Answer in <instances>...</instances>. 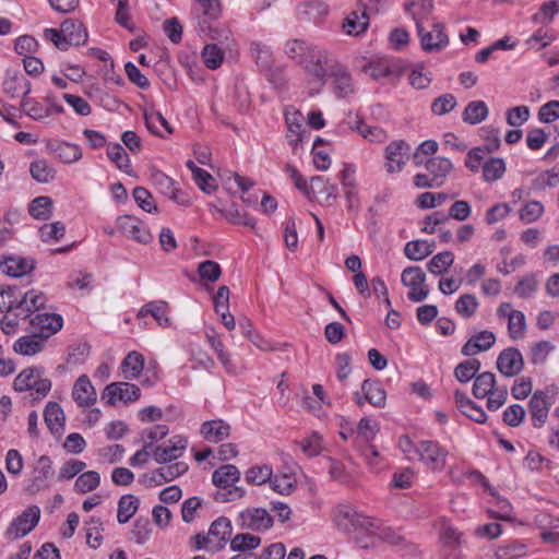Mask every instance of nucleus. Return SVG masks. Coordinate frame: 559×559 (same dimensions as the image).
I'll list each match as a JSON object with an SVG mask.
<instances>
[{
	"label": "nucleus",
	"instance_id": "nucleus-1",
	"mask_svg": "<svg viewBox=\"0 0 559 559\" xmlns=\"http://www.w3.org/2000/svg\"><path fill=\"white\" fill-rule=\"evenodd\" d=\"M332 520L338 530L355 533V542L361 548H369L374 544L379 530L376 519L358 513L349 504H338L332 512Z\"/></svg>",
	"mask_w": 559,
	"mask_h": 559
},
{
	"label": "nucleus",
	"instance_id": "nucleus-2",
	"mask_svg": "<svg viewBox=\"0 0 559 559\" xmlns=\"http://www.w3.org/2000/svg\"><path fill=\"white\" fill-rule=\"evenodd\" d=\"M13 385L17 392H28L25 399L33 402L43 400L51 390V381L44 377L43 369L36 367L22 370Z\"/></svg>",
	"mask_w": 559,
	"mask_h": 559
},
{
	"label": "nucleus",
	"instance_id": "nucleus-3",
	"mask_svg": "<svg viewBox=\"0 0 559 559\" xmlns=\"http://www.w3.org/2000/svg\"><path fill=\"white\" fill-rule=\"evenodd\" d=\"M240 478L239 469L231 464H226L214 471L212 475L213 484L221 490L216 492L215 500L218 502H228L241 499L245 496V489L234 486Z\"/></svg>",
	"mask_w": 559,
	"mask_h": 559
},
{
	"label": "nucleus",
	"instance_id": "nucleus-4",
	"mask_svg": "<svg viewBox=\"0 0 559 559\" xmlns=\"http://www.w3.org/2000/svg\"><path fill=\"white\" fill-rule=\"evenodd\" d=\"M45 37L52 41L58 49L68 50L70 46L85 44L87 33L81 23L67 19L61 23L60 29L47 28Z\"/></svg>",
	"mask_w": 559,
	"mask_h": 559
},
{
	"label": "nucleus",
	"instance_id": "nucleus-5",
	"mask_svg": "<svg viewBox=\"0 0 559 559\" xmlns=\"http://www.w3.org/2000/svg\"><path fill=\"white\" fill-rule=\"evenodd\" d=\"M338 62L324 49L314 46L302 63L307 74L322 86Z\"/></svg>",
	"mask_w": 559,
	"mask_h": 559
},
{
	"label": "nucleus",
	"instance_id": "nucleus-6",
	"mask_svg": "<svg viewBox=\"0 0 559 559\" xmlns=\"http://www.w3.org/2000/svg\"><path fill=\"white\" fill-rule=\"evenodd\" d=\"M415 3L412 2L406 7V11L413 15L416 22V28L418 36L420 37V44L423 50L426 52H439L449 45V37L444 33V25L442 23H435L430 31H426L420 20L413 12Z\"/></svg>",
	"mask_w": 559,
	"mask_h": 559
},
{
	"label": "nucleus",
	"instance_id": "nucleus-7",
	"mask_svg": "<svg viewBox=\"0 0 559 559\" xmlns=\"http://www.w3.org/2000/svg\"><path fill=\"white\" fill-rule=\"evenodd\" d=\"M39 519L40 509L37 506H29L22 514L13 519L5 531V537L10 540L24 537L35 528Z\"/></svg>",
	"mask_w": 559,
	"mask_h": 559
},
{
	"label": "nucleus",
	"instance_id": "nucleus-8",
	"mask_svg": "<svg viewBox=\"0 0 559 559\" xmlns=\"http://www.w3.org/2000/svg\"><path fill=\"white\" fill-rule=\"evenodd\" d=\"M415 454L430 469H442L448 455L447 450L431 440L419 441L415 448Z\"/></svg>",
	"mask_w": 559,
	"mask_h": 559
},
{
	"label": "nucleus",
	"instance_id": "nucleus-9",
	"mask_svg": "<svg viewBox=\"0 0 559 559\" xmlns=\"http://www.w3.org/2000/svg\"><path fill=\"white\" fill-rule=\"evenodd\" d=\"M237 524L242 530L267 531L273 526V518L263 508H247L238 514Z\"/></svg>",
	"mask_w": 559,
	"mask_h": 559
},
{
	"label": "nucleus",
	"instance_id": "nucleus-10",
	"mask_svg": "<svg viewBox=\"0 0 559 559\" xmlns=\"http://www.w3.org/2000/svg\"><path fill=\"white\" fill-rule=\"evenodd\" d=\"M412 147L403 140L391 142L384 152L385 163L384 167L389 174L402 171L407 160L409 159Z\"/></svg>",
	"mask_w": 559,
	"mask_h": 559
},
{
	"label": "nucleus",
	"instance_id": "nucleus-11",
	"mask_svg": "<svg viewBox=\"0 0 559 559\" xmlns=\"http://www.w3.org/2000/svg\"><path fill=\"white\" fill-rule=\"evenodd\" d=\"M46 301V296L39 290L29 289L24 293L21 290V297L14 304L13 313L21 319L32 318L35 312L45 307Z\"/></svg>",
	"mask_w": 559,
	"mask_h": 559
},
{
	"label": "nucleus",
	"instance_id": "nucleus-12",
	"mask_svg": "<svg viewBox=\"0 0 559 559\" xmlns=\"http://www.w3.org/2000/svg\"><path fill=\"white\" fill-rule=\"evenodd\" d=\"M141 395L140 388L129 382H112L103 391L102 399L109 405H115L117 401L124 403L134 402Z\"/></svg>",
	"mask_w": 559,
	"mask_h": 559
},
{
	"label": "nucleus",
	"instance_id": "nucleus-13",
	"mask_svg": "<svg viewBox=\"0 0 559 559\" xmlns=\"http://www.w3.org/2000/svg\"><path fill=\"white\" fill-rule=\"evenodd\" d=\"M187 445V438L174 436L168 441L155 447L154 461L158 464L170 463L182 456Z\"/></svg>",
	"mask_w": 559,
	"mask_h": 559
},
{
	"label": "nucleus",
	"instance_id": "nucleus-14",
	"mask_svg": "<svg viewBox=\"0 0 559 559\" xmlns=\"http://www.w3.org/2000/svg\"><path fill=\"white\" fill-rule=\"evenodd\" d=\"M29 324L33 333L40 335L44 340H48L62 329L63 320L60 314L37 312L31 318Z\"/></svg>",
	"mask_w": 559,
	"mask_h": 559
},
{
	"label": "nucleus",
	"instance_id": "nucleus-15",
	"mask_svg": "<svg viewBox=\"0 0 559 559\" xmlns=\"http://www.w3.org/2000/svg\"><path fill=\"white\" fill-rule=\"evenodd\" d=\"M33 479L27 486L26 491L31 495L38 492L41 488L47 487V481L55 475L52 461L48 455L39 456L33 466Z\"/></svg>",
	"mask_w": 559,
	"mask_h": 559
},
{
	"label": "nucleus",
	"instance_id": "nucleus-16",
	"mask_svg": "<svg viewBox=\"0 0 559 559\" xmlns=\"http://www.w3.org/2000/svg\"><path fill=\"white\" fill-rule=\"evenodd\" d=\"M551 397L544 391H536L528 403V412L535 428H542L548 418Z\"/></svg>",
	"mask_w": 559,
	"mask_h": 559
},
{
	"label": "nucleus",
	"instance_id": "nucleus-17",
	"mask_svg": "<svg viewBox=\"0 0 559 559\" xmlns=\"http://www.w3.org/2000/svg\"><path fill=\"white\" fill-rule=\"evenodd\" d=\"M524 367V360L518 348L509 347L503 349L497 358V369L506 377L519 374Z\"/></svg>",
	"mask_w": 559,
	"mask_h": 559
},
{
	"label": "nucleus",
	"instance_id": "nucleus-18",
	"mask_svg": "<svg viewBox=\"0 0 559 559\" xmlns=\"http://www.w3.org/2000/svg\"><path fill=\"white\" fill-rule=\"evenodd\" d=\"M118 227L122 234L140 243H148L153 239L150 230L142 222L133 216L124 215L118 218Z\"/></svg>",
	"mask_w": 559,
	"mask_h": 559
},
{
	"label": "nucleus",
	"instance_id": "nucleus-19",
	"mask_svg": "<svg viewBox=\"0 0 559 559\" xmlns=\"http://www.w3.org/2000/svg\"><path fill=\"white\" fill-rule=\"evenodd\" d=\"M192 12L197 20L195 28L202 27L203 21L206 25L218 20L222 4L219 0H195Z\"/></svg>",
	"mask_w": 559,
	"mask_h": 559
},
{
	"label": "nucleus",
	"instance_id": "nucleus-20",
	"mask_svg": "<svg viewBox=\"0 0 559 559\" xmlns=\"http://www.w3.org/2000/svg\"><path fill=\"white\" fill-rule=\"evenodd\" d=\"M210 550L215 552L225 547L231 535V523L227 518H218L209 530Z\"/></svg>",
	"mask_w": 559,
	"mask_h": 559
},
{
	"label": "nucleus",
	"instance_id": "nucleus-21",
	"mask_svg": "<svg viewBox=\"0 0 559 559\" xmlns=\"http://www.w3.org/2000/svg\"><path fill=\"white\" fill-rule=\"evenodd\" d=\"M72 397L80 407H90L97 401V393L86 374L80 376L72 389Z\"/></svg>",
	"mask_w": 559,
	"mask_h": 559
},
{
	"label": "nucleus",
	"instance_id": "nucleus-22",
	"mask_svg": "<svg viewBox=\"0 0 559 559\" xmlns=\"http://www.w3.org/2000/svg\"><path fill=\"white\" fill-rule=\"evenodd\" d=\"M496 336L491 331L485 330L472 335L462 347L464 356H475L478 353L486 352L492 347Z\"/></svg>",
	"mask_w": 559,
	"mask_h": 559
},
{
	"label": "nucleus",
	"instance_id": "nucleus-23",
	"mask_svg": "<svg viewBox=\"0 0 559 559\" xmlns=\"http://www.w3.org/2000/svg\"><path fill=\"white\" fill-rule=\"evenodd\" d=\"M3 92L11 98L21 96L23 99L31 93V82L22 73H8L3 82Z\"/></svg>",
	"mask_w": 559,
	"mask_h": 559
},
{
	"label": "nucleus",
	"instance_id": "nucleus-24",
	"mask_svg": "<svg viewBox=\"0 0 559 559\" xmlns=\"http://www.w3.org/2000/svg\"><path fill=\"white\" fill-rule=\"evenodd\" d=\"M44 419L47 428L52 435H60L64 427V414L61 406L56 402H49L44 411Z\"/></svg>",
	"mask_w": 559,
	"mask_h": 559
},
{
	"label": "nucleus",
	"instance_id": "nucleus-25",
	"mask_svg": "<svg viewBox=\"0 0 559 559\" xmlns=\"http://www.w3.org/2000/svg\"><path fill=\"white\" fill-rule=\"evenodd\" d=\"M328 13L329 8L322 1H309L298 7V16L314 24L321 23Z\"/></svg>",
	"mask_w": 559,
	"mask_h": 559
},
{
	"label": "nucleus",
	"instance_id": "nucleus-26",
	"mask_svg": "<svg viewBox=\"0 0 559 559\" xmlns=\"http://www.w3.org/2000/svg\"><path fill=\"white\" fill-rule=\"evenodd\" d=\"M329 76L333 79L334 92L338 97H345L354 92L352 75L341 63Z\"/></svg>",
	"mask_w": 559,
	"mask_h": 559
},
{
	"label": "nucleus",
	"instance_id": "nucleus-27",
	"mask_svg": "<svg viewBox=\"0 0 559 559\" xmlns=\"http://www.w3.org/2000/svg\"><path fill=\"white\" fill-rule=\"evenodd\" d=\"M40 335L33 333L29 336H22L15 341L13 349L15 353L24 356H33L40 353L46 344Z\"/></svg>",
	"mask_w": 559,
	"mask_h": 559
},
{
	"label": "nucleus",
	"instance_id": "nucleus-28",
	"mask_svg": "<svg viewBox=\"0 0 559 559\" xmlns=\"http://www.w3.org/2000/svg\"><path fill=\"white\" fill-rule=\"evenodd\" d=\"M197 32L200 36L205 39H211L221 45L228 47V40L230 39V29L225 26L217 24L216 22L206 24L202 22V27H197Z\"/></svg>",
	"mask_w": 559,
	"mask_h": 559
},
{
	"label": "nucleus",
	"instance_id": "nucleus-29",
	"mask_svg": "<svg viewBox=\"0 0 559 559\" xmlns=\"http://www.w3.org/2000/svg\"><path fill=\"white\" fill-rule=\"evenodd\" d=\"M2 271L12 277H21L34 269V261L20 257H9L1 263Z\"/></svg>",
	"mask_w": 559,
	"mask_h": 559
},
{
	"label": "nucleus",
	"instance_id": "nucleus-30",
	"mask_svg": "<svg viewBox=\"0 0 559 559\" xmlns=\"http://www.w3.org/2000/svg\"><path fill=\"white\" fill-rule=\"evenodd\" d=\"M201 433L210 442H219L229 436L230 427L221 419L209 420L202 424Z\"/></svg>",
	"mask_w": 559,
	"mask_h": 559
},
{
	"label": "nucleus",
	"instance_id": "nucleus-31",
	"mask_svg": "<svg viewBox=\"0 0 559 559\" xmlns=\"http://www.w3.org/2000/svg\"><path fill=\"white\" fill-rule=\"evenodd\" d=\"M425 167L432 180L438 182V186L440 187L443 185L445 177L452 169V163L450 159L444 157H432L427 159Z\"/></svg>",
	"mask_w": 559,
	"mask_h": 559
},
{
	"label": "nucleus",
	"instance_id": "nucleus-32",
	"mask_svg": "<svg viewBox=\"0 0 559 559\" xmlns=\"http://www.w3.org/2000/svg\"><path fill=\"white\" fill-rule=\"evenodd\" d=\"M360 70L371 76L374 80L388 78L393 74L391 63L388 59H374L366 62V59H361Z\"/></svg>",
	"mask_w": 559,
	"mask_h": 559
},
{
	"label": "nucleus",
	"instance_id": "nucleus-33",
	"mask_svg": "<svg viewBox=\"0 0 559 559\" xmlns=\"http://www.w3.org/2000/svg\"><path fill=\"white\" fill-rule=\"evenodd\" d=\"M144 368V357L139 352H130L121 362L123 377L128 380L138 379Z\"/></svg>",
	"mask_w": 559,
	"mask_h": 559
},
{
	"label": "nucleus",
	"instance_id": "nucleus-34",
	"mask_svg": "<svg viewBox=\"0 0 559 559\" xmlns=\"http://www.w3.org/2000/svg\"><path fill=\"white\" fill-rule=\"evenodd\" d=\"M140 507V499L134 495H123L118 500L117 521L120 524L128 523L136 513Z\"/></svg>",
	"mask_w": 559,
	"mask_h": 559
},
{
	"label": "nucleus",
	"instance_id": "nucleus-35",
	"mask_svg": "<svg viewBox=\"0 0 559 559\" xmlns=\"http://www.w3.org/2000/svg\"><path fill=\"white\" fill-rule=\"evenodd\" d=\"M368 27V16L365 11L350 12L343 21V31L350 36H358L364 33Z\"/></svg>",
	"mask_w": 559,
	"mask_h": 559
},
{
	"label": "nucleus",
	"instance_id": "nucleus-36",
	"mask_svg": "<svg viewBox=\"0 0 559 559\" xmlns=\"http://www.w3.org/2000/svg\"><path fill=\"white\" fill-rule=\"evenodd\" d=\"M361 392L365 401L376 407H383L386 394L381 384L377 381L365 380L361 384Z\"/></svg>",
	"mask_w": 559,
	"mask_h": 559
},
{
	"label": "nucleus",
	"instance_id": "nucleus-37",
	"mask_svg": "<svg viewBox=\"0 0 559 559\" xmlns=\"http://www.w3.org/2000/svg\"><path fill=\"white\" fill-rule=\"evenodd\" d=\"M488 114L489 109L485 102L473 100L465 107L462 114V119L464 122L474 126L484 121Z\"/></svg>",
	"mask_w": 559,
	"mask_h": 559
},
{
	"label": "nucleus",
	"instance_id": "nucleus-38",
	"mask_svg": "<svg viewBox=\"0 0 559 559\" xmlns=\"http://www.w3.org/2000/svg\"><path fill=\"white\" fill-rule=\"evenodd\" d=\"M144 120L146 128L150 132L153 134H156L160 138H164L165 135L160 132V127L165 129L167 134L173 133V128L170 123L167 121V119L157 110L151 109L146 110L144 112Z\"/></svg>",
	"mask_w": 559,
	"mask_h": 559
},
{
	"label": "nucleus",
	"instance_id": "nucleus-39",
	"mask_svg": "<svg viewBox=\"0 0 559 559\" xmlns=\"http://www.w3.org/2000/svg\"><path fill=\"white\" fill-rule=\"evenodd\" d=\"M435 250V245L426 240H412L404 247V254L412 261H420L430 255Z\"/></svg>",
	"mask_w": 559,
	"mask_h": 559
},
{
	"label": "nucleus",
	"instance_id": "nucleus-40",
	"mask_svg": "<svg viewBox=\"0 0 559 559\" xmlns=\"http://www.w3.org/2000/svg\"><path fill=\"white\" fill-rule=\"evenodd\" d=\"M167 302L165 301H151L144 305L140 311L139 317L151 314L160 326H169L170 319L167 317Z\"/></svg>",
	"mask_w": 559,
	"mask_h": 559
},
{
	"label": "nucleus",
	"instance_id": "nucleus-41",
	"mask_svg": "<svg viewBox=\"0 0 559 559\" xmlns=\"http://www.w3.org/2000/svg\"><path fill=\"white\" fill-rule=\"evenodd\" d=\"M473 395L485 399L496 388V377L490 371L479 373L474 378Z\"/></svg>",
	"mask_w": 559,
	"mask_h": 559
},
{
	"label": "nucleus",
	"instance_id": "nucleus-42",
	"mask_svg": "<svg viewBox=\"0 0 559 559\" xmlns=\"http://www.w3.org/2000/svg\"><path fill=\"white\" fill-rule=\"evenodd\" d=\"M28 213L35 219H48L52 214V200L46 195L35 198L29 203Z\"/></svg>",
	"mask_w": 559,
	"mask_h": 559
},
{
	"label": "nucleus",
	"instance_id": "nucleus-43",
	"mask_svg": "<svg viewBox=\"0 0 559 559\" xmlns=\"http://www.w3.org/2000/svg\"><path fill=\"white\" fill-rule=\"evenodd\" d=\"M29 173L34 180L41 183L50 182L56 176L55 168L45 159L33 162L29 166Z\"/></svg>",
	"mask_w": 559,
	"mask_h": 559
},
{
	"label": "nucleus",
	"instance_id": "nucleus-44",
	"mask_svg": "<svg viewBox=\"0 0 559 559\" xmlns=\"http://www.w3.org/2000/svg\"><path fill=\"white\" fill-rule=\"evenodd\" d=\"M480 369V361L472 358L460 362L454 369V377L462 383H467L476 377Z\"/></svg>",
	"mask_w": 559,
	"mask_h": 559
},
{
	"label": "nucleus",
	"instance_id": "nucleus-45",
	"mask_svg": "<svg viewBox=\"0 0 559 559\" xmlns=\"http://www.w3.org/2000/svg\"><path fill=\"white\" fill-rule=\"evenodd\" d=\"M99 484V473L96 471H87L79 475L74 483V490L79 493H87L95 490Z\"/></svg>",
	"mask_w": 559,
	"mask_h": 559
},
{
	"label": "nucleus",
	"instance_id": "nucleus-46",
	"mask_svg": "<svg viewBox=\"0 0 559 559\" xmlns=\"http://www.w3.org/2000/svg\"><path fill=\"white\" fill-rule=\"evenodd\" d=\"M108 158L116 164V166L129 173L131 170V160L128 153L119 143H110L107 146Z\"/></svg>",
	"mask_w": 559,
	"mask_h": 559
},
{
	"label": "nucleus",
	"instance_id": "nucleus-47",
	"mask_svg": "<svg viewBox=\"0 0 559 559\" xmlns=\"http://www.w3.org/2000/svg\"><path fill=\"white\" fill-rule=\"evenodd\" d=\"M454 262V254L451 251H443L436 254L427 264V270L433 275H442Z\"/></svg>",
	"mask_w": 559,
	"mask_h": 559
},
{
	"label": "nucleus",
	"instance_id": "nucleus-48",
	"mask_svg": "<svg viewBox=\"0 0 559 559\" xmlns=\"http://www.w3.org/2000/svg\"><path fill=\"white\" fill-rule=\"evenodd\" d=\"M201 57L206 68L216 70L224 60V51L217 44H206L202 49Z\"/></svg>",
	"mask_w": 559,
	"mask_h": 559
},
{
	"label": "nucleus",
	"instance_id": "nucleus-49",
	"mask_svg": "<svg viewBox=\"0 0 559 559\" xmlns=\"http://www.w3.org/2000/svg\"><path fill=\"white\" fill-rule=\"evenodd\" d=\"M21 297V289L16 286H0V312H13L14 304Z\"/></svg>",
	"mask_w": 559,
	"mask_h": 559
},
{
	"label": "nucleus",
	"instance_id": "nucleus-50",
	"mask_svg": "<svg viewBox=\"0 0 559 559\" xmlns=\"http://www.w3.org/2000/svg\"><path fill=\"white\" fill-rule=\"evenodd\" d=\"M261 544V538L255 535H251L248 533L237 534L230 540V548L234 551H241V554H247L251 549H255Z\"/></svg>",
	"mask_w": 559,
	"mask_h": 559
},
{
	"label": "nucleus",
	"instance_id": "nucleus-51",
	"mask_svg": "<svg viewBox=\"0 0 559 559\" xmlns=\"http://www.w3.org/2000/svg\"><path fill=\"white\" fill-rule=\"evenodd\" d=\"M506 173V164L502 158L492 157L483 166V178L486 182H493L500 179Z\"/></svg>",
	"mask_w": 559,
	"mask_h": 559
},
{
	"label": "nucleus",
	"instance_id": "nucleus-52",
	"mask_svg": "<svg viewBox=\"0 0 559 559\" xmlns=\"http://www.w3.org/2000/svg\"><path fill=\"white\" fill-rule=\"evenodd\" d=\"M313 47L314 46H311L304 40L290 39L285 45V53L287 55V57L302 64L308 55V51Z\"/></svg>",
	"mask_w": 559,
	"mask_h": 559
},
{
	"label": "nucleus",
	"instance_id": "nucleus-53",
	"mask_svg": "<svg viewBox=\"0 0 559 559\" xmlns=\"http://www.w3.org/2000/svg\"><path fill=\"white\" fill-rule=\"evenodd\" d=\"M53 150L58 157L67 164L75 163L82 158V150L76 144L58 142Z\"/></svg>",
	"mask_w": 559,
	"mask_h": 559
},
{
	"label": "nucleus",
	"instance_id": "nucleus-54",
	"mask_svg": "<svg viewBox=\"0 0 559 559\" xmlns=\"http://www.w3.org/2000/svg\"><path fill=\"white\" fill-rule=\"evenodd\" d=\"M21 110L34 120H40L50 115V110L45 108L39 102L28 98L27 96L21 100Z\"/></svg>",
	"mask_w": 559,
	"mask_h": 559
},
{
	"label": "nucleus",
	"instance_id": "nucleus-55",
	"mask_svg": "<svg viewBox=\"0 0 559 559\" xmlns=\"http://www.w3.org/2000/svg\"><path fill=\"white\" fill-rule=\"evenodd\" d=\"M478 300L473 294H463L455 302V311L464 319L473 317L478 309Z\"/></svg>",
	"mask_w": 559,
	"mask_h": 559
},
{
	"label": "nucleus",
	"instance_id": "nucleus-56",
	"mask_svg": "<svg viewBox=\"0 0 559 559\" xmlns=\"http://www.w3.org/2000/svg\"><path fill=\"white\" fill-rule=\"evenodd\" d=\"M456 105V97L451 93H445L433 99L431 112L436 116H443L451 112Z\"/></svg>",
	"mask_w": 559,
	"mask_h": 559
},
{
	"label": "nucleus",
	"instance_id": "nucleus-57",
	"mask_svg": "<svg viewBox=\"0 0 559 559\" xmlns=\"http://www.w3.org/2000/svg\"><path fill=\"white\" fill-rule=\"evenodd\" d=\"M526 330L525 316L522 311L518 310L510 313L508 319V332L512 340L522 338Z\"/></svg>",
	"mask_w": 559,
	"mask_h": 559
},
{
	"label": "nucleus",
	"instance_id": "nucleus-58",
	"mask_svg": "<svg viewBox=\"0 0 559 559\" xmlns=\"http://www.w3.org/2000/svg\"><path fill=\"white\" fill-rule=\"evenodd\" d=\"M66 234V226L61 222L45 224L39 228L40 239L44 242L59 241Z\"/></svg>",
	"mask_w": 559,
	"mask_h": 559
},
{
	"label": "nucleus",
	"instance_id": "nucleus-59",
	"mask_svg": "<svg viewBox=\"0 0 559 559\" xmlns=\"http://www.w3.org/2000/svg\"><path fill=\"white\" fill-rule=\"evenodd\" d=\"M250 51L255 60V63L263 69H267L272 64V53L267 46L253 41L250 45Z\"/></svg>",
	"mask_w": 559,
	"mask_h": 559
},
{
	"label": "nucleus",
	"instance_id": "nucleus-60",
	"mask_svg": "<svg viewBox=\"0 0 559 559\" xmlns=\"http://www.w3.org/2000/svg\"><path fill=\"white\" fill-rule=\"evenodd\" d=\"M152 533V527L147 519L139 518L135 520L131 530V538L139 545L145 544Z\"/></svg>",
	"mask_w": 559,
	"mask_h": 559
},
{
	"label": "nucleus",
	"instance_id": "nucleus-61",
	"mask_svg": "<svg viewBox=\"0 0 559 559\" xmlns=\"http://www.w3.org/2000/svg\"><path fill=\"white\" fill-rule=\"evenodd\" d=\"M272 468L269 465L253 466L246 473V481L251 485H262L270 481Z\"/></svg>",
	"mask_w": 559,
	"mask_h": 559
},
{
	"label": "nucleus",
	"instance_id": "nucleus-62",
	"mask_svg": "<svg viewBox=\"0 0 559 559\" xmlns=\"http://www.w3.org/2000/svg\"><path fill=\"white\" fill-rule=\"evenodd\" d=\"M426 274L419 266H408L403 270L401 282L404 286H420L425 284Z\"/></svg>",
	"mask_w": 559,
	"mask_h": 559
},
{
	"label": "nucleus",
	"instance_id": "nucleus-63",
	"mask_svg": "<svg viewBox=\"0 0 559 559\" xmlns=\"http://www.w3.org/2000/svg\"><path fill=\"white\" fill-rule=\"evenodd\" d=\"M86 467V464L83 461L71 459L67 461L61 468L59 469L58 479L59 480H69L74 476L83 472Z\"/></svg>",
	"mask_w": 559,
	"mask_h": 559
},
{
	"label": "nucleus",
	"instance_id": "nucleus-64",
	"mask_svg": "<svg viewBox=\"0 0 559 559\" xmlns=\"http://www.w3.org/2000/svg\"><path fill=\"white\" fill-rule=\"evenodd\" d=\"M198 274L202 280L216 282L222 275V269L217 262L206 260L199 264Z\"/></svg>",
	"mask_w": 559,
	"mask_h": 559
}]
</instances>
